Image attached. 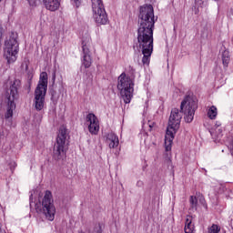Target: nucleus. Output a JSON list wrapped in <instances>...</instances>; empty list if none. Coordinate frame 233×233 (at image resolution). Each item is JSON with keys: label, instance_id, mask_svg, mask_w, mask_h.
Returning <instances> with one entry per match:
<instances>
[{"label": "nucleus", "instance_id": "21", "mask_svg": "<svg viewBox=\"0 0 233 233\" xmlns=\"http://www.w3.org/2000/svg\"><path fill=\"white\" fill-rule=\"evenodd\" d=\"M221 231V228L216 224H213L209 228L208 233H219Z\"/></svg>", "mask_w": 233, "mask_h": 233}, {"label": "nucleus", "instance_id": "13", "mask_svg": "<svg viewBox=\"0 0 233 233\" xmlns=\"http://www.w3.org/2000/svg\"><path fill=\"white\" fill-rule=\"evenodd\" d=\"M90 38L82 41V50H83V66L85 68H90L92 66V56H90Z\"/></svg>", "mask_w": 233, "mask_h": 233}, {"label": "nucleus", "instance_id": "26", "mask_svg": "<svg viewBox=\"0 0 233 233\" xmlns=\"http://www.w3.org/2000/svg\"><path fill=\"white\" fill-rule=\"evenodd\" d=\"M33 195H31L30 199H32Z\"/></svg>", "mask_w": 233, "mask_h": 233}, {"label": "nucleus", "instance_id": "11", "mask_svg": "<svg viewBox=\"0 0 233 233\" xmlns=\"http://www.w3.org/2000/svg\"><path fill=\"white\" fill-rule=\"evenodd\" d=\"M93 17L97 25H106L108 23V15L105 10L103 0H91Z\"/></svg>", "mask_w": 233, "mask_h": 233}, {"label": "nucleus", "instance_id": "19", "mask_svg": "<svg viewBox=\"0 0 233 233\" xmlns=\"http://www.w3.org/2000/svg\"><path fill=\"white\" fill-rule=\"evenodd\" d=\"M189 210L191 212H194L195 210H198V198L191 196L189 198Z\"/></svg>", "mask_w": 233, "mask_h": 233}, {"label": "nucleus", "instance_id": "23", "mask_svg": "<svg viewBox=\"0 0 233 233\" xmlns=\"http://www.w3.org/2000/svg\"><path fill=\"white\" fill-rule=\"evenodd\" d=\"M73 1L75 3L76 6L79 7V5H81V0H73Z\"/></svg>", "mask_w": 233, "mask_h": 233}, {"label": "nucleus", "instance_id": "14", "mask_svg": "<svg viewBox=\"0 0 233 233\" xmlns=\"http://www.w3.org/2000/svg\"><path fill=\"white\" fill-rule=\"evenodd\" d=\"M106 142L109 148H116L119 146V138L114 133H109L106 136Z\"/></svg>", "mask_w": 233, "mask_h": 233}, {"label": "nucleus", "instance_id": "17", "mask_svg": "<svg viewBox=\"0 0 233 233\" xmlns=\"http://www.w3.org/2000/svg\"><path fill=\"white\" fill-rule=\"evenodd\" d=\"M184 230L186 233L194 232V224H192V217L191 216L187 217Z\"/></svg>", "mask_w": 233, "mask_h": 233}, {"label": "nucleus", "instance_id": "12", "mask_svg": "<svg viewBox=\"0 0 233 233\" xmlns=\"http://www.w3.org/2000/svg\"><path fill=\"white\" fill-rule=\"evenodd\" d=\"M86 123L88 127V131L93 136H97L99 132V119H97V116L94 113H89L86 116Z\"/></svg>", "mask_w": 233, "mask_h": 233}, {"label": "nucleus", "instance_id": "25", "mask_svg": "<svg viewBox=\"0 0 233 233\" xmlns=\"http://www.w3.org/2000/svg\"><path fill=\"white\" fill-rule=\"evenodd\" d=\"M54 79H56V74L53 75Z\"/></svg>", "mask_w": 233, "mask_h": 233}, {"label": "nucleus", "instance_id": "8", "mask_svg": "<svg viewBox=\"0 0 233 233\" xmlns=\"http://www.w3.org/2000/svg\"><path fill=\"white\" fill-rule=\"evenodd\" d=\"M19 54V42H17V34L12 33L5 41L4 56L7 63H15Z\"/></svg>", "mask_w": 233, "mask_h": 233}, {"label": "nucleus", "instance_id": "4", "mask_svg": "<svg viewBox=\"0 0 233 233\" xmlns=\"http://www.w3.org/2000/svg\"><path fill=\"white\" fill-rule=\"evenodd\" d=\"M183 116L179 113V109L173 108L169 116L168 126L165 137L166 152L172 150V143L174 141V134L179 129Z\"/></svg>", "mask_w": 233, "mask_h": 233}, {"label": "nucleus", "instance_id": "3", "mask_svg": "<svg viewBox=\"0 0 233 233\" xmlns=\"http://www.w3.org/2000/svg\"><path fill=\"white\" fill-rule=\"evenodd\" d=\"M69 139L70 133L68 132L66 127H60L53 149V157L56 159V161H61L66 157V150H68Z\"/></svg>", "mask_w": 233, "mask_h": 233}, {"label": "nucleus", "instance_id": "2", "mask_svg": "<svg viewBox=\"0 0 233 233\" xmlns=\"http://www.w3.org/2000/svg\"><path fill=\"white\" fill-rule=\"evenodd\" d=\"M19 88H21V80L15 79L13 82H11L9 87L5 93V119H10L14 116V110H15V101L19 99Z\"/></svg>", "mask_w": 233, "mask_h": 233}, {"label": "nucleus", "instance_id": "18", "mask_svg": "<svg viewBox=\"0 0 233 233\" xmlns=\"http://www.w3.org/2000/svg\"><path fill=\"white\" fill-rule=\"evenodd\" d=\"M222 63L224 66H228V63H230V53L228 50H224L221 55Z\"/></svg>", "mask_w": 233, "mask_h": 233}, {"label": "nucleus", "instance_id": "20", "mask_svg": "<svg viewBox=\"0 0 233 233\" xmlns=\"http://www.w3.org/2000/svg\"><path fill=\"white\" fill-rule=\"evenodd\" d=\"M217 116L218 108L215 106H212L208 111V117H209V119H216Z\"/></svg>", "mask_w": 233, "mask_h": 233}, {"label": "nucleus", "instance_id": "10", "mask_svg": "<svg viewBox=\"0 0 233 233\" xmlns=\"http://www.w3.org/2000/svg\"><path fill=\"white\" fill-rule=\"evenodd\" d=\"M180 109L184 114L186 123H192L196 110H198V100L190 96H187L181 102Z\"/></svg>", "mask_w": 233, "mask_h": 233}, {"label": "nucleus", "instance_id": "15", "mask_svg": "<svg viewBox=\"0 0 233 233\" xmlns=\"http://www.w3.org/2000/svg\"><path fill=\"white\" fill-rule=\"evenodd\" d=\"M44 5L47 10L56 12L61 5V0H43Z\"/></svg>", "mask_w": 233, "mask_h": 233}, {"label": "nucleus", "instance_id": "9", "mask_svg": "<svg viewBox=\"0 0 233 233\" xmlns=\"http://www.w3.org/2000/svg\"><path fill=\"white\" fill-rule=\"evenodd\" d=\"M154 25H156V16L154 15V7L152 5H144L140 6L138 26L154 28Z\"/></svg>", "mask_w": 233, "mask_h": 233}, {"label": "nucleus", "instance_id": "6", "mask_svg": "<svg viewBox=\"0 0 233 233\" xmlns=\"http://www.w3.org/2000/svg\"><path fill=\"white\" fill-rule=\"evenodd\" d=\"M117 88L120 90V95L124 103H130L132 100V94H134V76H128L127 74L122 73L118 76Z\"/></svg>", "mask_w": 233, "mask_h": 233}, {"label": "nucleus", "instance_id": "7", "mask_svg": "<svg viewBox=\"0 0 233 233\" xmlns=\"http://www.w3.org/2000/svg\"><path fill=\"white\" fill-rule=\"evenodd\" d=\"M48 88V74L42 72L38 85L35 90V108L36 110H43L45 107V96Z\"/></svg>", "mask_w": 233, "mask_h": 233}, {"label": "nucleus", "instance_id": "5", "mask_svg": "<svg viewBox=\"0 0 233 233\" xmlns=\"http://www.w3.org/2000/svg\"><path fill=\"white\" fill-rule=\"evenodd\" d=\"M35 210L38 214H43L48 221L56 219V206L52 199V192L46 190L42 202L35 205Z\"/></svg>", "mask_w": 233, "mask_h": 233}, {"label": "nucleus", "instance_id": "22", "mask_svg": "<svg viewBox=\"0 0 233 233\" xmlns=\"http://www.w3.org/2000/svg\"><path fill=\"white\" fill-rule=\"evenodd\" d=\"M208 0H195V3L197 6H199L200 8H203V6H207V2Z\"/></svg>", "mask_w": 233, "mask_h": 233}, {"label": "nucleus", "instance_id": "16", "mask_svg": "<svg viewBox=\"0 0 233 233\" xmlns=\"http://www.w3.org/2000/svg\"><path fill=\"white\" fill-rule=\"evenodd\" d=\"M211 136L215 143H219V141H221V137H223V130L217 127L215 131L211 132Z\"/></svg>", "mask_w": 233, "mask_h": 233}, {"label": "nucleus", "instance_id": "24", "mask_svg": "<svg viewBox=\"0 0 233 233\" xmlns=\"http://www.w3.org/2000/svg\"><path fill=\"white\" fill-rule=\"evenodd\" d=\"M25 70H28V66H25Z\"/></svg>", "mask_w": 233, "mask_h": 233}, {"label": "nucleus", "instance_id": "1", "mask_svg": "<svg viewBox=\"0 0 233 233\" xmlns=\"http://www.w3.org/2000/svg\"><path fill=\"white\" fill-rule=\"evenodd\" d=\"M137 39V43L133 46L134 50L142 52L143 65H150V56L154 52V27L138 25Z\"/></svg>", "mask_w": 233, "mask_h": 233}]
</instances>
